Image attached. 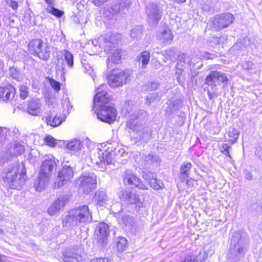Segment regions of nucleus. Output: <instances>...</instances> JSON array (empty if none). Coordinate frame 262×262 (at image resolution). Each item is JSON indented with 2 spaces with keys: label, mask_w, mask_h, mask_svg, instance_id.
<instances>
[{
  "label": "nucleus",
  "mask_w": 262,
  "mask_h": 262,
  "mask_svg": "<svg viewBox=\"0 0 262 262\" xmlns=\"http://www.w3.org/2000/svg\"><path fill=\"white\" fill-rule=\"evenodd\" d=\"M92 213L87 205H82L70 210L62 217V226L73 228L80 223L91 222Z\"/></svg>",
  "instance_id": "1"
},
{
  "label": "nucleus",
  "mask_w": 262,
  "mask_h": 262,
  "mask_svg": "<svg viewBox=\"0 0 262 262\" xmlns=\"http://www.w3.org/2000/svg\"><path fill=\"white\" fill-rule=\"evenodd\" d=\"M58 162L52 155L45 156L38 177L34 184L36 191H41L48 185L53 170L57 166Z\"/></svg>",
  "instance_id": "2"
},
{
  "label": "nucleus",
  "mask_w": 262,
  "mask_h": 262,
  "mask_svg": "<svg viewBox=\"0 0 262 262\" xmlns=\"http://www.w3.org/2000/svg\"><path fill=\"white\" fill-rule=\"evenodd\" d=\"M146 115L145 111H141L137 114H134L127 121L126 126L133 132L137 133L138 139L144 142L150 139L151 130L148 126L143 124Z\"/></svg>",
  "instance_id": "3"
},
{
  "label": "nucleus",
  "mask_w": 262,
  "mask_h": 262,
  "mask_svg": "<svg viewBox=\"0 0 262 262\" xmlns=\"http://www.w3.org/2000/svg\"><path fill=\"white\" fill-rule=\"evenodd\" d=\"M20 165L16 163L8 167L4 172L3 180L8 187L11 189H20L25 184L26 175L24 167L19 172Z\"/></svg>",
  "instance_id": "4"
},
{
  "label": "nucleus",
  "mask_w": 262,
  "mask_h": 262,
  "mask_svg": "<svg viewBox=\"0 0 262 262\" xmlns=\"http://www.w3.org/2000/svg\"><path fill=\"white\" fill-rule=\"evenodd\" d=\"M247 239L245 233H235L231 239V251L237 259L242 257L246 251Z\"/></svg>",
  "instance_id": "5"
},
{
  "label": "nucleus",
  "mask_w": 262,
  "mask_h": 262,
  "mask_svg": "<svg viewBox=\"0 0 262 262\" xmlns=\"http://www.w3.org/2000/svg\"><path fill=\"white\" fill-rule=\"evenodd\" d=\"M28 50L31 54L42 60L46 61L50 57V47L41 39H36L31 41L28 44Z\"/></svg>",
  "instance_id": "6"
},
{
  "label": "nucleus",
  "mask_w": 262,
  "mask_h": 262,
  "mask_svg": "<svg viewBox=\"0 0 262 262\" xmlns=\"http://www.w3.org/2000/svg\"><path fill=\"white\" fill-rule=\"evenodd\" d=\"M78 184L80 191L89 194L96 188L97 177L93 172H84L78 178Z\"/></svg>",
  "instance_id": "7"
},
{
  "label": "nucleus",
  "mask_w": 262,
  "mask_h": 262,
  "mask_svg": "<svg viewBox=\"0 0 262 262\" xmlns=\"http://www.w3.org/2000/svg\"><path fill=\"white\" fill-rule=\"evenodd\" d=\"M94 110L97 118L104 122L111 124L116 120L117 111L112 106L104 105Z\"/></svg>",
  "instance_id": "8"
},
{
  "label": "nucleus",
  "mask_w": 262,
  "mask_h": 262,
  "mask_svg": "<svg viewBox=\"0 0 262 262\" xmlns=\"http://www.w3.org/2000/svg\"><path fill=\"white\" fill-rule=\"evenodd\" d=\"M129 80V74L118 69L112 70L108 77V83L112 88L122 86Z\"/></svg>",
  "instance_id": "9"
},
{
  "label": "nucleus",
  "mask_w": 262,
  "mask_h": 262,
  "mask_svg": "<svg viewBox=\"0 0 262 262\" xmlns=\"http://www.w3.org/2000/svg\"><path fill=\"white\" fill-rule=\"evenodd\" d=\"M119 198L128 204L135 205L137 211L142 210L145 207V203L143 199H141L138 194L132 193L128 191H122L119 194Z\"/></svg>",
  "instance_id": "10"
},
{
  "label": "nucleus",
  "mask_w": 262,
  "mask_h": 262,
  "mask_svg": "<svg viewBox=\"0 0 262 262\" xmlns=\"http://www.w3.org/2000/svg\"><path fill=\"white\" fill-rule=\"evenodd\" d=\"M114 154L111 150H102L99 149L97 154L92 158L98 167L104 170L105 166L106 165L112 164L113 160V156Z\"/></svg>",
  "instance_id": "11"
},
{
  "label": "nucleus",
  "mask_w": 262,
  "mask_h": 262,
  "mask_svg": "<svg viewBox=\"0 0 262 262\" xmlns=\"http://www.w3.org/2000/svg\"><path fill=\"white\" fill-rule=\"evenodd\" d=\"M107 86L105 84H101L96 90V94L94 98L93 109L104 105L110 100V96L107 91Z\"/></svg>",
  "instance_id": "12"
},
{
  "label": "nucleus",
  "mask_w": 262,
  "mask_h": 262,
  "mask_svg": "<svg viewBox=\"0 0 262 262\" xmlns=\"http://www.w3.org/2000/svg\"><path fill=\"white\" fill-rule=\"evenodd\" d=\"M73 176L72 168L69 166L64 165L58 171L57 181L54 183V187L58 188L63 186L71 181Z\"/></svg>",
  "instance_id": "13"
},
{
  "label": "nucleus",
  "mask_w": 262,
  "mask_h": 262,
  "mask_svg": "<svg viewBox=\"0 0 262 262\" xmlns=\"http://www.w3.org/2000/svg\"><path fill=\"white\" fill-rule=\"evenodd\" d=\"M92 43L96 49L98 51L99 49H103L105 52L108 51L114 46V39L111 34H107L94 39Z\"/></svg>",
  "instance_id": "14"
},
{
  "label": "nucleus",
  "mask_w": 262,
  "mask_h": 262,
  "mask_svg": "<svg viewBox=\"0 0 262 262\" xmlns=\"http://www.w3.org/2000/svg\"><path fill=\"white\" fill-rule=\"evenodd\" d=\"M123 182L125 185H129L141 189H147L146 186L143 184L140 179L131 170H126L123 176Z\"/></svg>",
  "instance_id": "15"
},
{
  "label": "nucleus",
  "mask_w": 262,
  "mask_h": 262,
  "mask_svg": "<svg viewBox=\"0 0 262 262\" xmlns=\"http://www.w3.org/2000/svg\"><path fill=\"white\" fill-rule=\"evenodd\" d=\"M188 58L185 55L179 56V60L176 66V74L178 75V80L181 84L180 77H184L187 75L189 70Z\"/></svg>",
  "instance_id": "16"
},
{
  "label": "nucleus",
  "mask_w": 262,
  "mask_h": 262,
  "mask_svg": "<svg viewBox=\"0 0 262 262\" xmlns=\"http://www.w3.org/2000/svg\"><path fill=\"white\" fill-rule=\"evenodd\" d=\"M233 16L230 13L224 14L221 15L216 16L213 21L214 27L217 29H222L227 27L233 21Z\"/></svg>",
  "instance_id": "17"
},
{
  "label": "nucleus",
  "mask_w": 262,
  "mask_h": 262,
  "mask_svg": "<svg viewBox=\"0 0 262 262\" xmlns=\"http://www.w3.org/2000/svg\"><path fill=\"white\" fill-rule=\"evenodd\" d=\"M66 148L71 154L77 157L82 156L84 153L83 145L79 139H73L67 141Z\"/></svg>",
  "instance_id": "18"
},
{
  "label": "nucleus",
  "mask_w": 262,
  "mask_h": 262,
  "mask_svg": "<svg viewBox=\"0 0 262 262\" xmlns=\"http://www.w3.org/2000/svg\"><path fill=\"white\" fill-rule=\"evenodd\" d=\"M228 80V79L225 74L216 71H212L206 78V82L209 85H215L216 82L221 83Z\"/></svg>",
  "instance_id": "19"
},
{
  "label": "nucleus",
  "mask_w": 262,
  "mask_h": 262,
  "mask_svg": "<svg viewBox=\"0 0 262 262\" xmlns=\"http://www.w3.org/2000/svg\"><path fill=\"white\" fill-rule=\"evenodd\" d=\"M148 14V20L150 25H156L160 20L161 15L159 8L156 5L150 6V8L147 11Z\"/></svg>",
  "instance_id": "20"
},
{
  "label": "nucleus",
  "mask_w": 262,
  "mask_h": 262,
  "mask_svg": "<svg viewBox=\"0 0 262 262\" xmlns=\"http://www.w3.org/2000/svg\"><path fill=\"white\" fill-rule=\"evenodd\" d=\"M110 233L108 226L104 223H100L95 230V234L98 241L104 243Z\"/></svg>",
  "instance_id": "21"
},
{
  "label": "nucleus",
  "mask_w": 262,
  "mask_h": 262,
  "mask_svg": "<svg viewBox=\"0 0 262 262\" xmlns=\"http://www.w3.org/2000/svg\"><path fill=\"white\" fill-rule=\"evenodd\" d=\"M27 112L32 116H38L42 113L41 104L38 99H33L28 103Z\"/></svg>",
  "instance_id": "22"
},
{
  "label": "nucleus",
  "mask_w": 262,
  "mask_h": 262,
  "mask_svg": "<svg viewBox=\"0 0 262 262\" xmlns=\"http://www.w3.org/2000/svg\"><path fill=\"white\" fill-rule=\"evenodd\" d=\"M15 88L11 85L8 84L0 86V98L4 101H7L14 97Z\"/></svg>",
  "instance_id": "23"
},
{
  "label": "nucleus",
  "mask_w": 262,
  "mask_h": 262,
  "mask_svg": "<svg viewBox=\"0 0 262 262\" xmlns=\"http://www.w3.org/2000/svg\"><path fill=\"white\" fill-rule=\"evenodd\" d=\"M66 118L64 115L53 116L50 113L46 117V122L48 125L55 127L60 125L65 120Z\"/></svg>",
  "instance_id": "24"
},
{
  "label": "nucleus",
  "mask_w": 262,
  "mask_h": 262,
  "mask_svg": "<svg viewBox=\"0 0 262 262\" xmlns=\"http://www.w3.org/2000/svg\"><path fill=\"white\" fill-rule=\"evenodd\" d=\"M143 178L147 181L154 189H159L163 186V184L156 178L155 174L151 172L144 173Z\"/></svg>",
  "instance_id": "25"
},
{
  "label": "nucleus",
  "mask_w": 262,
  "mask_h": 262,
  "mask_svg": "<svg viewBox=\"0 0 262 262\" xmlns=\"http://www.w3.org/2000/svg\"><path fill=\"white\" fill-rule=\"evenodd\" d=\"M63 260L64 262H85V259L78 255L77 252L71 251L63 254Z\"/></svg>",
  "instance_id": "26"
},
{
  "label": "nucleus",
  "mask_w": 262,
  "mask_h": 262,
  "mask_svg": "<svg viewBox=\"0 0 262 262\" xmlns=\"http://www.w3.org/2000/svg\"><path fill=\"white\" fill-rule=\"evenodd\" d=\"M227 134L228 137V138L227 139V141L233 144L236 142L238 138L239 131L234 127H230Z\"/></svg>",
  "instance_id": "27"
},
{
  "label": "nucleus",
  "mask_w": 262,
  "mask_h": 262,
  "mask_svg": "<svg viewBox=\"0 0 262 262\" xmlns=\"http://www.w3.org/2000/svg\"><path fill=\"white\" fill-rule=\"evenodd\" d=\"M95 199L98 205L104 206L108 201V197L103 191H98L95 193Z\"/></svg>",
  "instance_id": "28"
},
{
  "label": "nucleus",
  "mask_w": 262,
  "mask_h": 262,
  "mask_svg": "<svg viewBox=\"0 0 262 262\" xmlns=\"http://www.w3.org/2000/svg\"><path fill=\"white\" fill-rule=\"evenodd\" d=\"M60 53L68 67L72 68L74 64V57L73 54L67 50L61 51Z\"/></svg>",
  "instance_id": "29"
},
{
  "label": "nucleus",
  "mask_w": 262,
  "mask_h": 262,
  "mask_svg": "<svg viewBox=\"0 0 262 262\" xmlns=\"http://www.w3.org/2000/svg\"><path fill=\"white\" fill-rule=\"evenodd\" d=\"M121 60V51L119 50H115L111 57L108 58L107 66H109L112 63H118Z\"/></svg>",
  "instance_id": "30"
},
{
  "label": "nucleus",
  "mask_w": 262,
  "mask_h": 262,
  "mask_svg": "<svg viewBox=\"0 0 262 262\" xmlns=\"http://www.w3.org/2000/svg\"><path fill=\"white\" fill-rule=\"evenodd\" d=\"M159 39L164 43H170L173 39V35L171 31L169 30H165L159 35Z\"/></svg>",
  "instance_id": "31"
},
{
  "label": "nucleus",
  "mask_w": 262,
  "mask_h": 262,
  "mask_svg": "<svg viewBox=\"0 0 262 262\" xmlns=\"http://www.w3.org/2000/svg\"><path fill=\"white\" fill-rule=\"evenodd\" d=\"M150 58V53L148 51H145L141 52L139 56H138V60L139 62L142 63V66L145 68L146 65L148 63Z\"/></svg>",
  "instance_id": "32"
},
{
  "label": "nucleus",
  "mask_w": 262,
  "mask_h": 262,
  "mask_svg": "<svg viewBox=\"0 0 262 262\" xmlns=\"http://www.w3.org/2000/svg\"><path fill=\"white\" fill-rule=\"evenodd\" d=\"M244 69L247 70L250 73H255L260 70L258 65L253 63L251 61H247L242 65Z\"/></svg>",
  "instance_id": "33"
},
{
  "label": "nucleus",
  "mask_w": 262,
  "mask_h": 262,
  "mask_svg": "<svg viewBox=\"0 0 262 262\" xmlns=\"http://www.w3.org/2000/svg\"><path fill=\"white\" fill-rule=\"evenodd\" d=\"M120 11V6L119 5H115L113 7L105 10V15L111 18L115 14H117Z\"/></svg>",
  "instance_id": "34"
},
{
  "label": "nucleus",
  "mask_w": 262,
  "mask_h": 262,
  "mask_svg": "<svg viewBox=\"0 0 262 262\" xmlns=\"http://www.w3.org/2000/svg\"><path fill=\"white\" fill-rule=\"evenodd\" d=\"M39 152L36 149H32L28 156V160L32 164L35 163L39 159Z\"/></svg>",
  "instance_id": "35"
},
{
  "label": "nucleus",
  "mask_w": 262,
  "mask_h": 262,
  "mask_svg": "<svg viewBox=\"0 0 262 262\" xmlns=\"http://www.w3.org/2000/svg\"><path fill=\"white\" fill-rule=\"evenodd\" d=\"M119 223L124 224L125 226H132L134 224V218L128 215H124L119 220Z\"/></svg>",
  "instance_id": "36"
},
{
  "label": "nucleus",
  "mask_w": 262,
  "mask_h": 262,
  "mask_svg": "<svg viewBox=\"0 0 262 262\" xmlns=\"http://www.w3.org/2000/svg\"><path fill=\"white\" fill-rule=\"evenodd\" d=\"M127 241L124 237H120L117 241V248L119 251L122 252L126 250Z\"/></svg>",
  "instance_id": "37"
},
{
  "label": "nucleus",
  "mask_w": 262,
  "mask_h": 262,
  "mask_svg": "<svg viewBox=\"0 0 262 262\" xmlns=\"http://www.w3.org/2000/svg\"><path fill=\"white\" fill-rule=\"evenodd\" d=\"M192 164L191 163H186L183 164L180 167V172L182 174L185 175L187 178L189 177V171L191 168Z\"/></svg>",
  "instance_id": "38"
},
{
  "label": "nucleus",
  "mask_w": 262,
  "mask_h": 262,
  "mask_svg": "<svg viewBox=\"0 0 262 262\" xmlns=\"http://www.w3.org/2000/svg\"><path fill=\"white\" fill-rule=\"evenodd\" d=\"M46 10L48 12L58 17H61L63 14V12L62 11H60L59 10L56 8H55L54 6H48L46 8Z\"/></svg>",
  "instance_id": "39"
},
{
  "label": "nucleus",
  "mask_w": 262,
  "mask_h": 262,
  "mask_svg": "<svg viewBox=\"0 0 262 262\" xmlns=\"http://www.w3.org/2000/svg\"><path fill=\"white\" fill-rule=\"evenodd\" d=\"M67 201V199L66 196H61L56 200L53 203L55 206L61 209L65 206Z\"/></svg>",
  "instance_id": "40"
},
{
  "label": "nucleus",
  "mask_w": 262,
  "mask_h": 262,
  "mask_svg": "<svg viewBox=\"0 0 262 262\" xmlns=\"http://www.w3.org/2000/svg\"><path fill=\"white\" fill-rule=\"evenodd\" d=\"M45 142L47 145L50 147H55L57 144V141L52 136L48 135L45 138Z\"/></svg>",
  "instance_id": "41"
},
{
  "label": "nucleus",
  "mask_w": 262,
  "mask_h": 262,
  "mask_svg": "<svg viewBox=\"0 0 262 262\" xmlns=\"http://www.w3.org/2000/svg\"><path fill=\"white\" fill-rule=\"evenodd\" d=\"M83 67L84 70V72L89 74L94 80L95 75L93 67L88 63H84Z\"/></svg>",
  "instance_id": "42"
},
{
  "label": "nucleus",
  "mask_w": 262,
  "mask_h": 262,
  "mask_svg": "<svg viewBox=\"0 0 262 262\" xmlns=\"http://www.w3.org/2000/svg\"><path fill=\"white\" fill-rule=\"evenodd\" d=\"M13 155H21L25 150L24 146L19 143H16L13 147Z\"/></svg>",
  "instance_id": "43"
},
{
  "label": "nucleus",
  "mask_w": 262,
  "mask_h": 262,
  "mask_svg": "<svg viewBox=\"0 0 262 262\" xmlns=\"http://www.w3.org/2000/svg\"><path fill=\"white\" fill-rule=\"evenodd\" d=\"M158 98L157 93H152L146 97L145 104L150 105L152 103L154 102Z\"/></svg>",
  "instance_id": "44"
},
{
  "label": "nucleus",
  "mask_w": 262,
  "mask_h": 262,
  "mask_svg": "<svg viewBox=\"0 0 262 262\" xmlns=\"http://www.w3.org/2000/svg\"><path fill=\"white\" fill-rule=\"evenodd\" d=\"M159 86V83L156 82H148L144 88L143 90L146 91H151L156 90Z\"/></svg>",
  "instance_id": "45"
},
{
  "label": "nucleus",
  "mask_w": 262,
  "mask_h": 262,
  "mask_svg": "<svg viewBox=\"0 0 262 262\" xmlns=\"http://www.w3.org/2000/svg\"><path fill=\"white\" fill-rule=\"evenodd\" d=\"M231 147L226 143L223 144L220 147V151L223 154L225 155L228 157L231 158L229 154V149Z\"/></svg>",
  "instance_id": "46"
},
{
  "label": "nucleus",
  "mask_w": 262,
  "mask_h": 262,
  "mask_svg": "<svg viewBox=\"0 0 262 262\" xmlns=\"http://www.w3.org/2000/svg\"><path fill=\"white\" fill-rule=\"evenodd\" d=\"M49 83L51 87L56 92H58L60 90V83L52 78H49Z\"/></svg>",
  "instance_id": "47"
},
{
  "label": "nucleus",
  "mask_w": 262,
  "mask_h": 262,
  "mask_svg": "<svg viewBox=\"0 0 262 262\" xmlns=\"http://www.w3.org/2000/svg\"><path fill=\"white\" fill-rule=\"evenodd\" d=\"M20 97L23 99H26L28 95V88L25 85H21L19 88Z\"/></svg>",
  "instance_id": "48"
},
{
  "label": "nucleus",
  "mask_w": 262,
  "mask_h": 262,
  "mask_svg": "<svg viewBox=\"0 0 262 262\" xmlns=\"http://www.w3.org/2000/svg\"><path fill=\"white\" fill-rule=\"evenodd\" d=\"M61 209L55 206L53 204L49 208L48 212L50 215H54Z\"/></svg>",
  "instance_id": "49"
},
{
  "label": "nucleus",
  "mask_w": 262,
  "mask_h": 262,
  "mask_svg": "<svg viewBox=\"0 0 262 262\" xmlns=\"http://www.w3.org/2000/svg\"><path fill=\"white\" fill-rule=\"evenodd\" d=\"M61 209L55 206L53 204L49 208L48 212L50 215H54Z\"/></svg>",
  "instance_id": "50"
},
{
  "label": "nucleus",
  "mask_w": 262,
  "mask_h": 262,
  "mask_svg": "<svg viewBox=\"0 0 262 262\" xmlns=\"http://www.w3.org/2000/svg\"><path fill=\"white\" fill-rule=\"evenodd\" d=\"M175 51L174 49H170L165 51V55L167 56L166 60H172L175 56Z\"/></svg>",
  "instance_id": "51"
},
{
  "label": "nucleus",
  "mask_w": 262,
  "mask_h": 262,
  "mask_svg": "<svg viewBox=\"0 0 262 262\" xmlns=\"http://www.w3.org/2000/svg\"><path fill=\"white\" fill-rule=\"evenodd\" d=\"M10 74L14 79L18 80L20 75V72L15 68H11L10 69Z\"/></svg>",
  "instance_id": "52"
},
{
  "label": "nucleus",
  "mask_w": 262,
  "mask_h": 262,
  "mask_svg": "<svg viewBox=\"0 0 262 262\" xmlns=\"http://www.w3.org/2000/svg\"><path fill=\"white\" fill-rule=\"evenodd\" d=\"M7 4L13 10H16L18 7V3L13 0L6 1Z\"/></svg>",
  "instance_id": "53"
},
{
  "label": "nucleus",
  "mask_w": 262,
  "mask_h": 262,
  "mask_svg": "<svg viewBox=\"0 0 262 262\" xmlns=\"http://www.w3.org/2000/svg\"><path fill=\"white\" fill-rule=\"evenodd\" d=\"M121 209V204L117 202L113 204L111 207V210L114 212L115 213H117L119 212L120 210Z\"/></svg>",
  "instance_id": "54"
},
{
  "label": "nucleus",
  "mask_w": 262,
  "mask_h": 262,
  "mask_svg": "<svg viewBox=\"0 0 262 262\" xmlns=\"http://www.w3.org/2000/svg\"><path fill=\"white\" fill-rule=\"evenodd\" d=\"M141 30L138 28L133 29L131 31L130 36L132 38H136L139 36L141 34Z\"/></svg>",
  "instance_id": "55"
},
{
  "label": "nucleus",
  "mask_w": 262,
  "mask_h": 262,
  "mask_svg": "<svg viewBox=\"0 0 262 262\" xmlns=\"http://www.w3.org/2000/svg\"><path fill=\"white\" fill-rule=\"evenodd\" d=\"M91 262H111V261L108 258L100 257L93 258L91 259Z\"/></svg>",
  "instance_id": "56"
},
{
  "label": "nucleus",
  "mask_w": 262,
  "mask_h": 262,
  "mask_svg": "<svg viewBox=\"0 0 262 262\" xmlns=\"http://www.w3.org/2000/svg\"><path fill=\"white\" fill-rule=\"evenodd\" d=\"M255 155L262 159V143L256 147Z\"/></svg>",
  "instance_id": "57"
},
{
  "label": "nucleus",
  "mask_w": 262,
  "mask_h": 262,
  "mask_svg": "<svg viewBox=\"0 0 262 262\" xmlns=\"http://www.w3.org/2000/svg\"><path fill=\"white\" fill-rule=\"evenodd\" d=\"M244 174L245 179H247V180L251 181L252 180L253 176L252 173L250 171L246 170L245 171Z\"/></svg>",
  "instance_id": "58"
},
{
  "label": "nucleus",
  "mask_w": 262,
  "mask_h": 262,
  "mask_svg": "<svg viewBox=\"0 0 262 262\" xmlns=\"http://www.w3.org/2000/svg\"><path fill=\"white\" fill-rule=\"evenodd\" d=\"M154 159V157L150 155V154H148V155H145V157H144V160L145 161L147 162H152L153 161H155V159Z\"/></svg>",
  "instance_id": "59"
},
{
  "label": "nucleus",
  "mask_w": 262,
  "mask_h": 262,
  "mask_svg": "<svg viewBox=\"0 0 262 262\" xmlns=\"http://www.w3.org/2000/svg\"><path fill=\"white\" fill-rule=\"evenodd\" d=\"M117 155L121 157H124L125 156V155H127V154L125 152L124 148H120L118 149V153Z\"/></svg>",
  "instance_id": "60"
},
{
  "label": "nucleus",
  "mask_w": 262,
  "mask_h": 262,
  "mask_svg": "<svg viewBox=\"0 0 262 262\" xmlns=\"http://www.w3.org/2000/svg\"><path fill=\"white\" fill-rule=\"evenodd\" d=\"M0 262H11V261L7 259L5 255L0 254Z\"/></svg>",
  "instance_id": "61"
},
{
  "label": "nucleus",
  "mask_w": 262,
  "mask_h": 262,
  "mask_svg": "<svg viewBox=\"0 0 262 262\" xmlns=\"http://www.w3.org/2000/svg\"><path fill=\"white\" fill-rule=\"evenodd\" d=\"M183 262H195V260L193 259V256H188L185 258V260Z\"/></svg>",
  "instance_id": "62"
},
{
  "label": "nucleus",
  "mask_w": 262,
  "mask_h": 262,
  "mask_svg": "<svg viewBox=\"0 0 262 262\" xmlns=\"http://www.w3.org/2000/svg\"><path fill=\"white\" fill-rule=\"evenodd\" d=\"M45 1L49 5L48 6H54V0H45Z\"/></svg>",
  "instance_id": "63"
},
{
  "label": "nucleus",
  "mask_w": 262,
  "mask_h": 262,
  "mask_svg": "<svg viewBox=\"0 0 262 262\" xmlns=\"http://www.w3.org/2000/svg\"><path fill=\"white\" fill-rule=\"evenodd\" d=\"M174 2L177 3H183L185 2L186 0H173Z\"/></svg>",
  "instance_id": "64"
}]
</instances>
